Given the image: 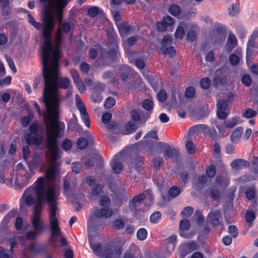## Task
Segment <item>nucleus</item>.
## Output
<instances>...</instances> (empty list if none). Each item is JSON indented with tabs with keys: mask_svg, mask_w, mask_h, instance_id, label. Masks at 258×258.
<instances>
[{
	"mask_svg": "<svg viewBox=\"0 0 258 258\" xmlns=\"http://www.w3.org/2000/svg\"><path fill=\"white\" fill-rule=\"evenodd\" d=\"M198 244L195 241L185 243L180 247L181 256L184 258L186 254L198 249Z\"/></svg>",
	"mask_w": 258,
	"mask_h": 258,
	"instance_id": "nucleus-11",
	"label": "nucleus"
},
{
	"mask_svg": "<svg viewBox=\"0 0 258 258\" xmlns=\"http://www.w3.org/2000/svg\"><path fill=\"white\" fill-rule=\"evenodd\" d=\"M162 21L163 24H166L167 26H172L174 23L173 19L169 16L164 17Z\"/></svg>",
	"mask_w": 258,
	"mask_h": 258,
	"instance_id": "nucleus-60",
	"label": "nucleus"
},
{
	"mask_svg": "<svg viewBox=\"0 0 258 258\" xmlns=\"http://www.w3.org/2000/svg\"><path fill=\"white\" fill-rule=\"evenodd\" d=\"M211 80L208 78H204L201 79L200 82V85L203 89H208L211 85Z\"/></svg>",
	"mask_w": 258,
	"mask_h": 258,
	"instance_id": "nucleus-50",
	"label": "nucleus"
},
{
	"mask_svg": "<svg viewBox=\"0 0 258 258\" xmlns=\"http://www.w3.org/2000/svg\"><path fill=\"white\" fill-rule=\"evenodd\" d=\"M142 106L145 109L151 111L153 108V102L149 99H146L143 101Z\"/></svg>",
	"mask_w": 258,
	"mask_h": 258,
	"instance_id": "nucleus-43",
	"label": "nucleus"
},
{
	"mask_svg": "<svg viewBox=\"0 0 258 258\" xmlns=\"http://www.w3.org/2000/svg\"><path fill=\"white\" fill-rule=\"evenodd\" d=\"M121 253L122 247L121 244L111 243L105 246L104 249L103 250L102 255L100 257L112 258L119 256Z\"/></svg>",
	"mask_w": 258,
	"mask_h": 258,
	"instance_id": "nucleus-6",
	"label": "nucleus"
},
{
	"mask_svg": "<svg viewBox=\"0 0 258 258\" xmlns=\"http://www.w3.org/2000/svg\"><path fill=\"white\" fill-rule=\"evenodd\" d=\"M43 3V29L42 36L44 43L41 47V53L45 45L46 35L50 41L51 49L55 51L58 49L60 55L59 44L62 41V31L69 33L71 29L70 23H62L63 11L71 0H39Z\"/></svg>",
	"mask_w": 258,
	"mask_h": 258,
	"instance_id": "nucleus-3",
	"label": "nucleus"
},
{
	"mask_svg": "<svg viewBox=\"0 0 258 258\" xmlns=\"http://www.w3.org/2000/svg\"><path fill=\"white\" fill-rule=\"evenodd\" d=\"M237 45V40L235 35L233 34H229L226 45V51L230 53Z\"/></svg>",
	"mask_w": 258,
	"mask_h": 258,
	"instance_id": "nucleus-18",
	"label": "nucleus"
},
{
	"mask_svg": "<svg viewBox=\"0 0 258 258\" xmlns=\"http://www.w3.org/2000/svg\"><path fill=\"white\" fill-rule=\"evenodd\" d=\"M113 214L112 209L110 207H103L96 210L94 215L96 218L108 219L110 218Z\"/></svg>",
	"mask_w": 258,
	"mask_h": 258,
	"instance_id": "nucleus-13",
	"label": "nucleus"
},
{
	"mask_svg": "<svg viewBox=\"0 0 258 258\" xmlns=\"http://www.w3.org/2000/svg\"><path fill=\"white\" fill-rule=\"evenodd\" d=\"M243 128L242 127H238L235 128L231 133L230 139L231 143L233 144H236L238 143L239 140L241 138V135L243 133Z\"/></svg>",
	"mask_w": 258,
	"mask_h": 258,
	"instance_id": "nucleus-23",
	"label": "nucleus"
},
{
	"mask_svg": "<svg viewBox=\"0 0 258 258\" xmlns=\"http://www.w3.org/2000/svg\"><path fill=\"white\" fill-rule=\"evenodd\" d=\"M184 28L181 26V24H180L175 31V36L176 38L182 39L184 37Z\"/></svg>",
	"mask_w": 258,
	"mask_h": 258,
	"instance_id": "nucleus-41",
	"label": "nucleus"
},
{
	"mask_svg": "<svg viewBox=\"0 0 258 258\" xmlns=\"http://www.w3.org/2000/svg\"><path fill=\"white\" fill-rule=\"evenodd\" d=\"M207 222L213 227L219 225L223 222L222 213L216 209L211 211L207 216Z\"/></svg>",
	"mask_w": 258,
	"mask_h": 258,
	"instance_id": "nucleus-9",
	"label": "nucleus"
},
{
	"mask_svg": "<svg viewBox=\"0 0 258 258\" xmlns=\"http://www.w3.org/2000/svg\"><path fill=\"white\" fill-rule=\"evenodd\" d=\"M190 224L189 221L187 219H183L180 221L179 227L182 231H187L189 229Z\"/></svg>",
	"mask_w": 258,
	"mask_h": 258,
	"instance_id": "nucleus-38",
	"label": "nucleus"
},
{
	"mask_svg": "<svg viewBox=\"0 0 258 258\" xmlns=\"http://www.w3.org/2000/svg\"><path fill=\"white\" fill-rule=\"evenodd\" d=\"M194 217L196 219V222L198 224L200 225L203 223L204 218L201 211L199 210L197 211L195 213Z\"/></svg>",
	"mask_w": 258,
	"mask_h": 258,
	"instance_id": "nucleus-51",
	"label": "nucleus"
},
{
	"mask_svg": "<svg viewBox=\"0 0 258 258\" xmlns=\"http://www.w3.org/2000/svg\"><path fill=\"white\" fill-rule=\"evenodd\" d=\"M197 128L199 131H202L204 134L210 136L212 138H213V136L211 134L210 129L207 125L200 124L197 126Z\"/></svg>",
	"mask_w": 258,
	"mask_h": 258,
	"instance_id": "nucleus-48",
	"label": "nucleus"
},
{
	"mask_svg": "<svg viewBox=\"0 0 258 258\" xmlns=\"http://www.w3.org/2000/svg\"><path fill=\"white\" fill-rule=\"evenodd\" d=\"M137 125L135 123L128 122L125 125V130L128 133L134 132L137 129Z\"/></svg>",
	"mask_w": 258,
	"mask_h": 258,
	"instance_id": "nucleus-54",
	"label": "nucleus"
},
{
	"mask_svg": "<svg viewBox=\"0 0 258 258\" xmlns=\"http://www.w3.org/2000/svg\"><path fill=\"white\" fill-rule=\"evenodd\" d=\"M43 131V126L39 123H33L29 127V133L26 136V142L29 145H40L42 142V136L38 134Z\"/></svg>",
	"mask_w": 258,
	"mask_h": 258,
	"instance_id": "nucleus-4",
	"label": "nucleus"
},
{
	"mask_svg": "<svg viewBox=\"0 0 258 258\" xmlns=\"http://www.w3.org/2000/svg\"><path fill=\"white\" fill-rule=\"evenodd\" d=\"M118 31L121 37L125 38L131 30V27L127 23L124 22L117 25Z\"/></svg>",
	"mask_w": 258,
	"mask_h": 258,
	"instance_id": "nucleus-19",
	"label": "nucleus"
},
{
	"mask_svg": "<svg viewBox=\"0 0 258 258\" xmlns=\"http://www.w3.org/2000/svg\"><path fill=\"white\" fill-rule=\"evenodd\" d=\"M228 105V101L225 100H219L217 104L218 110L217 111V117L219 119H224L226 118L228 113L226 112Z\"/></svg>",
	"mask_w": 258,
	"mask_h": 258,
	"instance_id": "nucleus-12",
	"label": "nucleus"
},
{
	"mask_svg": "<svg viewBox=\"0 0 258 258\" xmlns=\"http://www.w3.org/2000/svg\"><path fill=\"white\" fill-rule=\"evenodd\" d=\"M59 193L54 185L46 187L44 178L40 177L34 184L27 188L20 199V209H25V206L31 207L36 202V205L47 202L49 207L48 219L49 228L51 231L50 241L55 243L56 238L61 235L57 216L59 215L57 199Z\"/></svg>",
	"mask_w": 258,
	"mask_h": 258,
	"instance_id": "nucleus-2",
	"label": "nucleus"
},
{
	"mask_svg": "<svg viewBox=\"0 0 258 258\" xmlns=\"http://www.w3.org/2000/svg\"><path fill=\"white\" fill-rule=\"evenodd\" d=\"M161 218V214L157 211L153 213L150 216V221L152 223L156 224L159 222Z\"/></svg>",
	"mask_w": 258,
	"mask_h": 258,
	"instance_id": "nucleus-39",
	"label": "nucleus"
},
{
	"mask_svg": "<svg viewBox=\"0 0 258 258\" xmlns=\"http://www.w3.org/2000/svg\"><path fill=\"white\" fill-rule=\"evenodd\" d=\"M169 195L172 198H175L180 193V189L177 186L171 187L168 191Z\"/></svg>",
	"mask_w": 258,
	"mask_h": 258,
	"instance_id": "nucleus-44",
	"label": "nucleus"
},
{
	"mask_svg": "<svg viewBox=\"0 0 258 258\" xmlns=\"http://www.w3.org/2000/svg\"><path fill=\"white\" fill-rule=\"evenodd\" d=\"M157 97L159 102H163L167 99V94L165 90H161L157 94Z\"/></svg>",
	"mask_w": 258,
	"mask_h": 258,
	"instance_id": "nucleus-47",
	"label": "nucleus"
},
{
	"mask_svg": "<svg viewBox=\"0 0 258 258\" xmlns=\"http://www.w3.org/2000/svg\"><path fill=\"white\" fill-rule=\"evenodd\" d=\"M249 166V163L248 162L241 159H236L231 163V166L236 170L246 168Z\"/></svg>",
	"mask_w": 258,
	"mask_h": 258,
	"instance_id": "nucleus-20",
	"label": "nucleus"
},
{
	"mask_svg": "<svg viewBox=\"0 0 258 258\" xmlns=\"http://www.w3.org/2000/svg\"><path fill=\"white\" fill-rule=\"evenodd\" d=\"M185 147L188 154H193L196 151L194 144L190 141H188L186 142Z\"/></svg>",
	"mask_w": 258,
	"mask_h": 258,
	"instance_id": "nucleus-52",
	"label": "nucleus"
},
{
	"mask_svg": "<svg viewBox=\"0 0 258 258\" xmlns=\"http://www.w3.org/2000/svg\"><path fill=\"white\" fill-rule=\"evenodd\" d=\"M160 49L163 54L169 55L170 57L173 56L175 54V50L174 47L171 46L168 47L161 46Z\"/></svg>",
	"mask_w": 258,
	"mask_h": 258,
	"instance_id": "nucleus-28",
	"label": "nucleus"
},
{
	"mask_svg": "<svg viewBox=\"0 0 258 258\" xmlns=\"http://www.w3.org/2000/svg\"><path fill=\"white\" fill-rule=\"evenodd\" d=\"M142 164V161L140 159L132 160V162L129 163V166L132 169L135 168L137 169L139 166H141Z\"/></svg>",
	"mask_w": 258,
	"mask_h": 258,
	"instance_id": "nucleus-55",
	"label": "nucleus"
},
{
	"mask_svg": "<svg viewBox=\"0 0 258 258\" xmlns=\"http://www.w3.org/2000/svg\"><path fill=\"white\" fill-rule=\"evenodd\" d=\"M102 186L100 184H97L94 187L91 191V196H98L101 192Z\"/></svg>",
	"mask_w": 258,
	"mask_h": 258,
	"instance_id": "nucleus-56",
	"label": "nucleus"
},
{
	"mask_svg": "<svg viewBox=\"0 0 258 258\" xmlns=\"http://www.w3.org/2000/svg\"><path fill=\"white\" fill-rule=\"evenodd\" d=\"M17 214V211L16 210H12L4 218L3 221L2 222V225L4 226L8 224L9 221L11 219L14 218Z\"/></svg>",
	"mask_w": 258,
	"mask_h": 258,
	"instance_id": "nucleus-29",
	"label": "nucleus"
},
{
	"mask_svg": "<svg viewBox=\"0 0 258 258\" xmlns=\"http://www.w3.org/2000/svg\"><path fill=\"white\" fill-rule=\"evenodd\" d=\"M123 258H143L141 254H133L131 252L127 251L124 255Z\"/></svg>",
	"mask_w": 258,
	"mask_h": 258,
	"instance_id": "nucleus-64",
	"label": "nucleus"
},
{
	"mask_svg": "<svg viewBox=\"0 0 258 258\" xmlns=\"http://www.w3.org/2000/svg\"><path fill=\"white\" fill-rule=\"evenodd\" d=\"M88 15L92 18H94L99 14V9L96 7H92L88 10Z\"/></svg>",
	"mask_w": 258,
	"mask_h": 258,
	"instance_id": "nucleus-49",
	"label": "nucleus"
},
{
	"mask_svg": "<svg viewBox=\"0 0 258 258\" xmlns=\"http://www.w3.org/2000/svg\"><path fill=\"white\" fill-rule=\"evenodd\" d=\"M138 38L136 36H131L126 39L124 42V48H127L129 46H133L137 43Z\"/></svg>",
	"mask_w": 258,
	"mask_h": 258,
	"instance_id": "nucleus-30",
	"label": "nucleus"
},
{
	"mask_svg": "<svg viewBox=\"0 0 258 258\" xmlns=\"http://www.w3.org/2000/svg\"><path fill=\"white\" fill-rule=\"evenodd\" d=\"M245 194L247 199L249 200H252L255 196V192L253 189L249 188L246 190Z\"/></svg>",
	"mask_w": 258,
	"mask_h": 258,
	"instance_id": "nucleus-62",
	"label": "nucleus"
},
{
	"mask_svg": "<svg viewBox=\"0 0 258 258\" xmlns=\"http://www.w3.org/2000/svg\"><path fill=\"white\" fill-rule=\"evenodd\" d=\"M100 156L96 154L95 156H91V157L87 158L84 161V165L86 168H90L94 166V162L96 160H98Z\"/></svg>",
	"mask_w": 258,
	"mask_h": 258,
	"instance_id": "nucleus-25",
	"label": "nucleus"
},
{
	"mask_svg": "<svg viewBox=\"0 0 258 258\" xmlns=\"http://www.w3.org/2000/svg\"><path fill=\"white\" fill-rule=\"evenodd\" d=\"M42 207L40 205H35L34 207L33 218L31 220L34 230L40 234L45 231V223L41 218Z\"/></svg>",
	"mask_w": 258,
	"mask_h": 258,
	"instance_id": "nucleus-5",
	"label": "nucleus"
},
{
	"mask_svg": "<svg viewBox=\"0 0 258 258\" xmlns=\"http://www.w3.org/2000/svg\"><path fill=\"white\" fill-rule=\"evenodd\" d=\"M159 147L166 159L176 158L179 154L178 150L173 146H170L165 143L160 142Z\"/></svg>",
	"mask_w": 258,
	"mask_h": 258,
	"instance_id": "nucleus-8",
	"label": "nucleus"
},
{
	"mask_svg": "<svg viewBox=\"0 0 258 258\" xmlns=\"http://www.w3.org/2000/svg\"><path fill=\"white\" fill-rule=\"evenodd\" d=\"M256 115V111L250 108L246 109L242 114V116L246 118H251Z\"/></svg>",
	"mask_w": 258,
	"mask_h": 258,
	"instance_id": "nucleus-34",
	"label": "nucleus"
},
{
	"mask_svg": "<svg viewBox=\"0 0 258 258\" xmlns=\"http://www.w3.org/2000/svg\"><path fill=\"white\" fill-rule=\"evenodd\" d=\"M147 236V231L144 228H142L138 230L137 233V238L140 240H145Z\"/></svg>",
	"mask_w": 258,
	"mask_h": 258,
	"instance_id": "nucleus-36",
	"label": "nucleus"
},
{
	"mask_svg": "<svg viewBox=\"0 0 258 258\" xmlns=\"http://www.w3.org/2000/svg\"><path fill=\"white\" fill-rule=\"evenodd\" d=\"M88 145V141H87V140L83 138H81L79 139L77 142V146L78 148L81 150L84 149L86 148H87Z\"/></svg>",
	"mask_w": 258,
	"mask_h": 258,
	"instance_id": "nucleus-37",
	"label": "nucleus"
},
{
	"mask_svg": "<svg viewBox=\"0 0 258 258\" xmlns=\"http://www.w3.org/2000/svg\"><path fill=\"white\" fill-rule=\"evenodd\" d=\"M228 232L233 237H237L238 234V229L234 225H230L228 227Z\"/></svg>",
	"mask_w": 258,
	"mask_h": 258,
	"instance_id": "nucleus-61",
	"label": "nucleus"
},
{
	"mask_svg": "<svg viewBox=\"0 0 258 258\" xmlns=\"http://www.w3.org/2000/svg\"><path fill=\"white\" fill-rule=\"evenodd\" d=\"M245 220L248 224V228H250L252 225V222L255 219V215L253 212L250 211H247L245 216Z\"/></svg>",
	"mask_w": 258,
	"mask_h": 258,
	"instance_id": "nucleus-27",
	"label": "nucleus"
},
{
	"mask_svg": "<svg viewBox=\"0 0 258 258\" xmlns=\"http://www.w3.org/2000/svg\"><path fill=\"white\" fill-rule=\"evenodd\" d=\"M172 39L171 36H165L163 37L161 42V46H164L165 47H168L171 46L172 44Z\"/></svg>",
	"mask_w": 258,
	"mask_h": 258,
	"instance_id": "nucleus-45",
	"label": "nucleus"
},
{
	"mask_svg": "<svg viewBox=\"0 0 258 258\" xmlns=\"http://www.w3.org/2000/svg\"><path fill=\"white\" fill-rule=\"evenodd\" d=\"M180 8L178 5L173 4L169 8V13L173 16H177L180 13Z\"/></svg>",
	"mask_w": 258,
	"mask_h": 258,
	"instance_id": "nucleus-35",
	"label": "nucleus"
},
{
	"mask_svg": "<svg viewBox=\"0 0 258 258\" xmlns=\"http://www.w3.org/2000/svg\"><path fill=\"white\" fill-rule=\"evenodd\" d=\"M207 191L209 192L211 198L213 200H217L219 199L220 194V191L217 188L215 187H212L208 189Z\"/></svg>",
	"mask_w": 258,
	"mask_h": 258,
	"instance_id": "nucleus-31",
	"label": "nucleus"
},
{
	"mask_svg": "<svg viewBox=\"0 0 258 258\" xmlns=\"http://www.w3.org/2000/svg\"><path fill=\"white\" fill-rule=\"evenodd\" d=\"M115 104V100L112 97H108L105 100L104 106L106 109H109Z\"/></svg>",
	"mask_w": 258,
	"mask_h": 258,
	"instance_id": "nucleus-40",
	"label": "nucleus"
},
{
	"mask_svg": "<svg viewBox=\"0 0 258 258\" xmlns=\"http://www.w3.org/2000/svg\"><path fill=\"white\" fill-rule=\"evenodd\" d=\"M130 72V68L126 65L123 66L120 72L121 80L123 82L127 81Z\"/></svg>",
	"mask_w": 258,
	"mask_h": 258,
	"instance_id": "nucleus-24",
	"label": "nucleus"
},
{
	"mask_svg": "<svg viewBox=\"0 0 258 258\" xmlns=\"http://www.w3.org/2000/svg\"><path fill=\"white\" fill-rule=\"evenodd\" d=\"M70 182L67 178L63 179V190L66 196H68L70 191Z\"/></svg>",
	"mask_w": 258,
	"mask_h": 258,
	"instance_id": "nucleus-53",
	"label": "nucleus"
},
{
	"mask_svg": "<svg viewBox=\"0 0 258 258\" xmlns=\"http://www.w3.org/2000/svg\"><path fill=\"white\" fill-rule=\"evenodd\" d=\"M75 99L77 107L79 109L80 112H82L83 111L84 112V111L86 109L85 108L84 104L82 102L79 95L76 94L75 95Z\"/></svg>",
	"mask_w": 258,
	"mask_h": 258,
	"instance_id": "nucleus-33",
	"label": "nucleus"
},
{
	"mask_svg": "<svg viewBox=\"0 0 258 258\" xmlns=\"http://www.w3.org/2000/svg\"><path fill=\"white\" fill-rule=\"evenodd\" d=\"M176 240V235H171L165 240V244L166 245L167 250L169 253H171L173 251L175 247Z\"/></svg>",
	"mask_w": 258,
	"mask_h": 258,
	"instance_id": "nucleus-21",
	"label": "nucleus"
},
{
	"mask_svg": "<svg viewBox=\"0 0 258 258\" xmlns=\"http://www.w3.org/2000/svg\"><path fill=\"white\" fill-rule=\"evenodd\" d=\"M88 237L90 245L95 254L99 256H102L103 249L101 244L99 243H94L91 236L89 235Z\"/></svg>",
	"mask_w": 258,
	"mask_h": 258,
	"instance_id": "nucleus-22",
	"label": "nucleus"
},
{
	"mask_svg": "<svg viewBox=\"0 0 258 258\" xmlns=\"http://www.w3.org/2000/svg\"><path fill=\"white\" fill-rule=\"evenodd\" d=\"M21 175L22 182L20 183L21 188H23L28 185L31 177L35 174L33 169L30 166L23 168V165L19 163L17 165Z\"/></svg>",
	"mask_w": 258,
	"mask_h": 258,
	"instance_id": "nucleus-7",
	"label": "nucleus"
},
{
	"mask_svg": "<svg viewBox=\"0 0 258 258\" xmlns=\"http://www.w3.org/2000/svg\"><path fill=\"white\" fill-rule=\"evenodd\" d=\"M46 36V44L43 47L41 54V62L44 84L43 102L47 112V116H45L44 121L46 136V147L48 149L46 155L50 164L49 168L46 171L45 176L51 181L54 179L59 165L57 161L60 158V151L58 148L57 139L63 137L65 127L63 122L58 121L60 100L58 89V87L67 89L70 81L67 78L59 77V51L57 49L52 51L48 34Z\"/></svg>",
	"mask_w": 258,
	"mask_h": 258,
	"instance_id": "nucleus-1",
	"label": "nucleus"
},
{
	"mask_svg": "<svg viewBox=\"0 0 258 258\" xmlns=\"http://www.w3.org/2000/svg\"><path fill=\"white\" fill-rule=\"evenodd\" d=\"M207 176L210 178L214 177L216 174V167L214 165H211L208 166L206 171Z\"/></svg>",
	"mask_w": 258,
	"mask_h": 258,
	"instance_id": "nucleus-42",
	"label": "nucleus"
},
{
	"mask_svg": "<svg viewBox=\"0 0 258 258\" xmlns=\"http://www.w3.org/2000/svg\"><path fill=\"white\" fill-rule=\"evenodd\" d=\"M238 13V8L236 5H232L229 8V14L231 16H234Z\"/></svg>",
	"mask_w": 258,
	"mask_h": 258,
	"instance_id": "nucleus-63",
	"label": "nucleus"
},
{
	"mask_svg": "<svg viewBox=\"0 0 258 258\" xmlns=\"http://www.w3.org/2000/svg\"><path fill=\"white\" fill-rule=\"evenodd\" d=\"M102 97L99 93L94 92L92 95L91 99L94 102L99 103L102 100Z\"/></svg>",
	"mask_w": 258,
	"mask_h": 258,
	"instance_id": "nucleus-58",
	"label": "nucleus"
},
{
	"mask_svg": "<svg viewBox=\"0 0 258 258\" xmlns=\"http://www.w3.org/2000/svg\"><path fill=\"white\" fill-rule=\"evenodd\" d=\"M238 118L237 116H234L228 120L224 121V125L220 124L217 123L216 127L218 128L220 134H222L223 136H226L228 135L227 133H225V128H233L236 124Z\"/></svg>",
	"mask_w": 258,
	"mask_h": 258,
	"instance_id": "nucleus-10",
	"label": "nucleus"
},
{
	"mask_svg": "<svg viewBox=\"0 0 258 258\" xmlns=\"http://www.w3.org/2000/svg\"><path fill=\"white\" fill-rule=\"evenodd\" d=\"M99 203L101 206V208L103 207H110V200L108 197L106 196H103L100 197Z\"/></svg>",
	"mask_w": 258,
	"mask_h": 258,
	"instance_id": "nucleus-32",
	"label": "nucleus"
},
{
	"mask_svg": "<svg viewBox=\"0 0 258 258\" xmlns=\"http://www.w3.org/2000/svg\"><path fill=\"white\" fill-rule=\"evenodd\" d=\"M81 114V118L82 120L85 123V125L89 127L90 126V123L89 121V115L87 112V110H85L84 112L83 111L82 112H80Z\"/></svg>",
	"mask_w": 258,
	"mask_h": 258,
	"instance_id": "nucleus-46",
	"label": "nucleus"
},
{
	"mask_svg": "<svg viewBox=\"0 0 258 258\" xmlns=\"http://www.w3.org/2000/svg\"><path fill=\"white\" fill-rule=\"evenodd\" d=\"M241 82L245 86H249L251 83V79L249 75L245 74L242 76Z\"/></svg>",
	"mask_w": 258,
	"mask_h": 258,
	"instance_id": "nucleus-59",
	"label": "nucleus"
},
{
	"mask_svg": "<svg viewBox=\"0 0 258 258\" xmlns=\"http://www.w3.org/2000/svg\"><path fill=\"white\" fill-rule=\"evenodd\" d=\"M242 57V49L240 47L237 48L234 53L231 54L229 57V60L232 66H237L239 63L240 59Z\"/></svg>",
	"mask_w": 258,
	"mask_h": 258,
	"instance_id": "nucleus-16",
	"label": "nucleus"
},
{
	"mask_svg": "<svg viewBox=\"0 0 258 258\" xmlns=\"http://www.w3.org/2000/svg\"><path fill=\"white\" fill-rule=\"evenodd\" d=\"M227 82V78L222 75V70L218 69L215 73V77L213 83L216 87H219L225 85Z\"/></svg>",
	"mask_w": 258,
	"mask_h": 258,
	"instance_id": "nucleus-14",
	"label": "nucleus"
},
{
	"mask_svg": "<svg viewBox=\"0 0 258 258\" xmlns=\"http://www.w3.org/2000/svg\"><path fill=\"white\" fill-rule=\"evenodd\" d=\"M145 196L144 194H141L137 196H135L133 200L129 203V208L131 210H135L142 203Z\"/></svg>",
	"mask_w": 258,
	"mask_h": 258,
	"instance_id": "nucleus-17",
	"label": "nucleus"
},
{
	"mask_svg": "<svg viewBox=\"0 0 258 258\" xmlns=\"http://www.w3.org/2000/svg\"><path fill=\"white\" fill-rule=\"evenodd\" d=\"M121 156L120 153L114 155L111 162L112 170L116 174H119L123 170V166L120 162Z\"/></svg>",
	"mask_w": 258,
	"mask_h": 258,
	"instance_id": "nucleus-15",
	"label": "nucleus"
},
{
	"mask_svg": "<svg viewBox=\"0 0 258 258\" xmlns=\"http://www.w3.org/2000/svg\"><path fill=\"white\" fill-rule=\"evenodd\" d=\"M131 115L133 120L135 121H138L141 119L140 113L139 111L133 110L131 112Z\"/></svg>",
	"mask_w": 258,
	"mask_h": 258,
	"instance_id": "nucleus-57",
	"label": "nucleus"
},
{
	"mask_svg": "<svg viewBox=\"0 0 258 258\" xmlns=\"http://www.w3.org/2000/svg\"><path fill=\"white\" fill-rule=\"evenodd\" d=\"M125 225V223L123 219L117 218L112 222V227L114 229L120 230L122 229Z\"/></svg>",
	"mask_w": 258,
	"mask_h": 258,
	"instance_id": "nucleus-26",
	"label": "nucleus"
}]
</instances>
